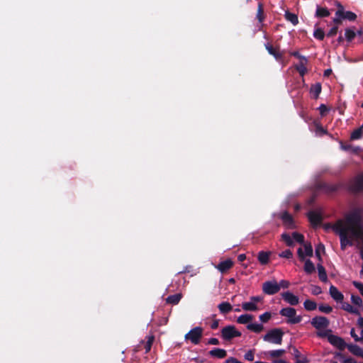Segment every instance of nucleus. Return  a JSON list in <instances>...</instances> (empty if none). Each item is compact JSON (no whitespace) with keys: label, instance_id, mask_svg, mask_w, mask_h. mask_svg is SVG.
Segmentation results:
<instances>
[{"label":"nucleus","instance_id":"nucleus-1","mask_svg":"<svg viewBox=\"0 0 363 363\" xmlns=\"http://www.w3.org/2000/svg\"><path fill=\"white\" fill-rule=\"evenodd\" d=\"M325 228H331L339 235L342 250L352 246L354 242L362 245L359 250H363V225L358 209L346 214L343 219L337 220L334 224H326Z\"/></svg>","mask_w":363,"mask_h":363},{"label":"nucleus","instance_id":"nucleus-2","mask_svg":"<svg viewBox=\"0 0 363 363\" xmlns=\"http://www.w3.org/2000/svg\"><path fill=\"white\" fill-rule=\"evenodd\" d=\"M298 256L300 260L305 262L304 271L307 274L313 273L315 271V267L308 258L313 256V251H298Z\"/></svg>","mask_w":363,"mask_h":363},{"label":"nucleus","instance_id":"nucleus-3","mask_svg":"<svg viewBox=\"0 0 363 363\" xmlns=\"http://www.w3.org/2000/svg\"><path fill=\"white\" fill-rule=\"evenodd\" d=\"M281 238L286 245L290 247H294V242L299 244L304 242V236L298 232H294L291 235L284 233L281 235Z\"/></svg>","mask_w":363,"mask_h":363},{"label":"nucleus","instance_id":"nucleus-4","mask_svg":"<svg viewBox=\"0 0 363 363\" xmlns=\"http://www.w3.org/2000/svg\"><path fill=\"white\" fill-rule=\"evenodd\" d=\"M283 333L280 329H273L268 331L263 337L265 342L275 345H281L282 342Z\"/></svg>","mask_w":363,"mask_h":363},{"label":"nucleus","instance_id":"nucleus-5","mask_svg":"<svg viewBox=\"0 0 363 363\" xmlns=\"http://www.w3.org/2000/svg\"><path fill=\"white\" fill-rule=\"evenodd\" d=\"M280 314L288 318L287 322L291 324L298 323L301 321V316L296 314V311L290 307L282 308Z\"/></svg>","mask_w":363,"mask_h":363},{"label":"nucleus","instance_id":"nucleus-6","mask_svg":"<svg viewBox=\"0 0 363 363\" xmlns=\"http://www.w3.org/2000/svg\"><path fill=\"white\" fill-rule=\"evenodd\" d=\"M203 329L201 327H196L191 329L185 335V340H189L191 343L197 345L202 337Z\"/></svg>","mask_w":363,"mask_h":363},{"label":"nucleus","instance_id":"nucleus-7","mask_svg":"<svg viewBox=\"0 0 363 363\" xmlns=\"http://www.w3.org/2000/svg\"><path fill=\"white\" fill-rule=\"evenodd\" d=\"M262 301V298L261 296H252L249 301L242 303V308L245 311H257L259 310L257 304Z\"/></svg>","mask_w":363,"mask_h":363},{"label":"nucleus","instance_id":"nucleus-8","mask_svg":"<svg viewBox=\"0 0 363 363\" xmlns=\"http://www.w3.org/2000/svg\"><path fill=\"white\" fill-rule=\"evenodd\" d=\"M221 336L225 340H230L234 337L241 336V333L235 326L228 325L221 330Z\"/></svg>","mask_w":363,"mask_h":363},{"label":"nucleus","instance_id":"nucleus-9","mask_svg":"<svg viewBox=\"0 0 363 363\" xmlns=\"http://www.w3.org/2000/svg\"><path fill=\"white\" fill-rule=\"evenodd\" d=\"M262 291L268 295H273L279 291V286L275 280L266 281L262 284Z\"/></svg>","mask_w":363,"mask_h":363},{"label":"nucleus","instance_id":"nucleus-10","mask_svg":"<svg viewBox=\"0 0 363 363\" xmlns=\"http://www.w3.org/2000/svg\"><path fill=\"white\" fill-rule=\"evenodd\" d=\"M349 190L352 193L363 191V173L358 175L349 185Z\"/></svg>","mask_w":363,"mask_h":363},{"label":"nucleus","instance_id":"nucleus-11","mask_svg":"<svg viewBox=\"0 0 363 363\" xmlns=\"http://www.w3.org/2000/svg\"><path fill=\"white\" fill-rule=\"evenodd\" d=\"M311 325L318 330H320L328 327L329 320L325 317H315L311 320Z\"/></svg>","mask_w":363,"mask_h":363},{"label":"nucleus","instance_id":"nucleus-12","mask_svg":"<svg viewBox=\"0 0 363 363\" xmlns=\"http://www.w3.org/2000/svg\"><path fill=\"white\" fill-rule=\"evenodd\" d=\"M283 224L288 228H294L295 224L292 216L288 211H284L279 214Z\"/></svg>","mask_w":363,"mask_h":363},{"label":"nucleus","instance_id":"nucleus-13","mask_svg":"<svg viewBox=\"0 0 363 363\" xmlns=\"http://www.w3.org/2000/svg\"><path fill=\"white\" fill-rule=\"evenodd\" d=\"M328 341L333 346L340 350H344L346 347V343L342 338L331 334L328 335Z\"/></svg>","mask_w":363,"mask_h":363},{"label":"nucleus","instance_id":"nucleus-14","mask_svg":"<svg viewBox=\"0 0 363 363\" xmlns=\"http://www.w3.org/2000/svg\"><path fill=\"white\" fill-rule=\"evenodd\" d=\"M282 298L291 306H296L299 303V298L290 291L283 292Z\"/></svg>","mask_w":363,"mask_h":363},{"label":"nucleus","instance_id":"nucleus-15","mask_svg":"<svg viewBox=\"0 0 363 363\" xmlns=\"http://www.w3.org/2000/svg\"><path fill=\"white\" fill-rule=\"evenodd\" d=\"M233 266V261L231 259H225L220 261L215 267L221 273H225Z\"/></svg>","mask_w":363,"mask_h":363},{"label":"nucleus","instance_id":"nucleus-16","mask_svg":"<svg viewBox=\"0 0 363 363\" xmlns=\"http://www.w3.org/2000/svg\"><path fill=\"white\" fill-rule=\"evenodd\" d=\"M266 50L269 54L272 55L277 60L279 61L283 58V53L279 52L277 48L273 47V45L269 43L264 44Z\"/></svg>","mask_w":363,"mask_h":363},{"label":"nucleus","instance_id":"nucleus-17","mask_svg":"<svg viewBox=\"0 0 363 363\" xmlns=\"http://www.w3.org/2000/svg\"><path fill=\"white\" fill-rule=\"evenodd\" d=\"M308 218L311 223L314 226L320 225L323 219L321 214L315 211H309Z\"/></svg>","mask_w":363,"mask_h":363},{"label":"nucleus","instance_id":"nucleus-18","mask_svg":"<svg viewBox=\"0 0 363 363\" xmlns=\"http://www.w3.org/2000/svg\"><path fill=\"white\" fill-rule=\"evenodd\" d=\"M341 185L339 184L323 183L320 186V189L326 193L331 194L339 190Z\"/></svg>","mask_w":363,"mask_h":363},{"label":"nucleus","instance_id":"nucleus-19","mask_svg":"<svg viewBox=\"0 0 363 363\" xmlns=\"http://www.w3.org/2000/svg\"><path fill=\"white\" fill-rule=\"evenodd\" d=\"M329 292L332 298L336 301H342L343 300V294L334 286H331Z\"/></svg>","mask_w":363,"mask_h":363},{"label":"nucleus","instance_id":"nucleus-20","mask_svg":"<svg viewBox=\"0 0 363 363\" xmlns=\"http://www.w3.org/2000/svg\"><path fill=\"white\" fill-rule=\"evenodd\" d=\"M322 86L321 84L317 82L314 84H312L310 89V93L313 95V98L317 99L319 97L320 94L321 93Z\"/></svg>","mask_w":363,"mask_h":363},{"label":"nucleus","instance_id":"nucleus-21","mask_svg":"<svg viewBox=\"0 0 363 363\" xmlns=\"http://www.w3.org/2000/svg\"><path fill=\"white\" fill-rule=\"evenodd\" d=\"M330 14L329 10L326 7H321L317 6L315 11V17L325 18L329 16Z\"/></svg>","mask_w":363,"mask_h":363},{"label":"nucleus","instance_id":"nucleus-22","mask_svg":"<svg viewBox=\"0 0 363 363\" xmlns=\"http://www.w3.org/2000/svg\"><path fill=\"white\" fill-rule=\"evenodd\" d=\"M308 60L300 61V62L295 66V69L298 71L301 77H303L307 72L306 64Z\"/></svg>","mask_w":363,"mask_h":363},{"label":"nucleus","instance_id":"nucleus-23","mask_svg":"<svg viewBox=\"0 0 363 363\" xmlns=\"http://www.w3.org/2000/svg\"><path fill=\"white\" fill-rule=\"evenodd\" d=\"M209 354L212 357H217V358H219V359H222V358H224L226 356L227 352L223 349L215 348V349L211 350L209 352Z\"/></svg>","mask_w":363,"mask_h":363},{"label":"nucleus","instance_id":"nucleus-24","mask_svg":"<svg viewBox=\"0 0 363 363\" xmlns=\"http://www.w3.org/2000/svg\"><path fill=\"white\" fill-rule=\"evenodd\" d=\"M284 16L285 18L288 21L291 22L294 26H296L298 23V18L296 14L291 13L289 11H286Z\"/></svg>","mask_w":363,"mask_h":363},{"label":"nucleus","instance_id":"nucleus-25","mask_svg":"<svg viewBox=\"0 0 363 363\" xmlns=\"http://www.w3.org/2000/svg\"><path fill=\"white\" fill-rule=\"evenodd\" d=\"M253 318L252 315L247 313L242 314L238 318L237 322L240 324H249L250 322L252 320Z\"/></svg>","mask_w":363,"mask_h":363},{"label":"nucleus","instance_id":"nucleus-26","mask_svg":"<svg viewBox=\"0 0 363 363\" xmlns=\"http://www.w3.org/2000/svg\"><path fill=\"white\" fill-rule=\"evenodd\" d=\"M363 135V125L359 128L354 130L350 135V139L352 140H359L362 138Z\"/></svg>","mask_w":363,"mask_h":363},{"label":"nucleus","instance_id":"nucleus-27","mask_svg":"<svg viewBox=\"0 0 363 363\" xmlns=\"http://www.w3.org/2000/svg\"><path fill=\"white\" fill-rule=\"evenodd\" d=\"M247 328L249 330L259 333L263 330L264 327L262 324L254 323H249L247 325Z\"/></svg>","mask_w":363,"mask_h":363},{"label":"nucleus","instance_id":"nucleus-28","mask_svg":"<svg viewBox=\"0 0 363 363\" xmlns=\"http://www.w3.org/2000/svg\"><path fill=\"white\" fill-rule=\"evenodd\" d=\"M346 347L353 354L360 356L362 354L363 350L356 345H346Z\"/></svg>","mask_w":363,"mask_h":363},{"label":"nucleus","instance_id":"nucleus-29","mask_svg":"<svg viewBox=\"0 0 363 363\" xmlns=\"http://www.w3.org/2000/svg\"><path fill=\"white\" fill-rule=\"evenodd\" d=\"M270 252L269 251H261L258 255L259 261L264 264L268 262L269 258Z\"/></svg>","mask_w":363,"mask_h":363},{"label":"nucleus","instance_id":"nucleus-30","mask_svg":"<svg viewBox=\"0 0 363 363\" xmlns=\"http://www.w3.org/2000/svg\"><path fill=\"white\" fill-rule=\"evenodd\" d=\"M232 306L228 302H222L218 305V309L222 313H227L232 310Z\"/></svg>","mask_w":363,"mask_h":363},{"label":"nucleus","instance_id":"nucleus-31","mask_svg":"<svg viewBox=\"0 0 363 363\" xmlns=\"http://www.w3.org/2000/svg\"><path fill=\"white\" fill-rule=\"evenodd\" d=\"M342 309H344L345 311H346L350 313L356 314V315L359 314V310L357 308L352 306L350 304H349L347 303H344L342 305Z\"/></svg>","mask_w":363,"mask_h":363},{"label":"nucleus","instance_id":"nucleus-32","mask_svg":"<svg viewBox=\"0 0 363 363\" xmlns=\"http://www.w3.org/2000/svg\"><path fill=\"white\" fill-rule=\"evenodd\" d=\"M264 7L262 3L258 4L257 12V18L259 23H262L264 20Z\"/></svg>","mask_w":363,"mask_h":363},{"label":"nucleus","instance_id":"nucleus-33","mask_svg":"<svg viewBox=\"0 0 363 363\" xmlns=\"http://www.w3.org/2000/svg\"><path fill=\"white\" fill-rule=\"evenodd\" d=\"M343 19L348 20L350 21H354L357 19V15L352 11H344L343 14L340 16Z\"/></svg>","mask_w":363,"mask_h":363},{"label":"nucleus","instance_id":"nucleus-34","mask_svg":"<svg viewBox=\"0 0 363 363\" xmlns=\"http://www.w3.org/2000/svg\"><path fill=\"white\" fill-rule=\"evenodd\" d=\"M182 295L180 294H174L167 298V302L172 304H177L181 300Z\"/></svg>","mask_w":363,"mask_h":363},{"label":"nucleus","instance_id":"nucleus-35","mask_svg":"<svg viewBox=\"0 0 363 363\" xmlns=\"http://www.w3.org/2000/svg\"><path fill=\"white\" fill-rule=\"evenodd\" d=\"M319 278L323 281H327V274L325 270L321 264L317 265Z\"/></svg>","mask_w":363,"mask_h":363},{"label":"nucleus","instance_id":"nucleus-36","mask_svg":"<svg viewBox=\"0 0 363 363\" xmlns=\"http://www.w3.org/2000/svg\"><path fill=\"white\" fill-rule=\"evenodd\" d=\"M345 38L347 42H352L356 36V33L351 28H346L345 32Z\"/></svg>","mask_w":363,"mask_h":363},{"label":"nucleus","instance_id":"nucleus-37","mask_svg":"<svg viewBox=\"0 0 363 363\" xmlns=\"http://www.w3.org/2000/svg\"><path fill=\"white\" fill-rule=\"evenodd\" d=\"M303 306L306 310L307 311H313L316 308V303L311 300H306L303 303Z\"/></svg>","mask_w":363,"mask_h":363},{"label":"nucleus","instance_id":"nucleus-38","mask_svg":"<svg viewBox=\"0 0 363 363\" xmlns=\"http://www.w3.org/2000/svg\"><path fill=\"white\" fill-rule=\"evenodd\" d=\"M325 35L323 30L320 28H318L314 30L313 36L315 38L319 40H323L325 38Z\"/></svg>","mask_w":363,"mask_h":363},{"label":"nucleus","instance_id":"nucleus-39","mask_svg":"<svg viewBox=\"0 0 363 363\" xmlns=\"http://www.w3.org/2000/svg\"><path fill=\"white\" fill-rule=\"evenodd\" d=\"M285 353L284 350H272L268 352L269 356L272 358L281 357Z\"/></svg>","mask_w":363,"mask_h":363},{"label":"nucleus","instance_id":"nucleus-40","mask_svg":"<svg viewBox=\"0 0 363 363\" xmlns=\"http://www.w3.org/2000/svg\"><path fill=\"white\" fill-rule=\"evenodd\" d=\"M351 301L355 306L358 307H362V300L359 296L352 295Z\"/></svg>","mask_w":363,"mask_h":363},{"label":"nucleus","instance_id":"nucleus-41","mask_svg":"<svg viewBox=\"0 0 363 363\" xmlns=\"http://www.w3.org/2000/svg\"><path fill=\"white\" fill-rule=\"evenodd\" d=\"M335 6L337 8V10L335 12V16L339 17L343 14L345 9L342 4L339 1H335Z\"/></svg>","mask_w":363,"mask_h":363},{"label":"nucleus","instance_id":"nucleus-42","mask_svg":"<svg viewBox=\"0 0 363 363\" xmlns=\"http://www.w3.org/2000/svg\"><path fill=\"white\" fill-rule=\"evenodd\" d=\"M331 335V330H328L327 328L318 330L317 333V335L320 337H328V335Z\"/></svg>","mask_w":363,"mask_h":363},{"label":"nucleus","instance_id":"nucleus-43","mask_svg":"<svg viewBox=\"0 0 363 363\" xmlns=\"http://www.w3.org/2000/svg\"><path fill=\"white\" fill-rule=\"evenodd\" d=\"M272 315L269 312H265L259 315V320L263 323H267L271 318Z\"/></svg>","mask_w":363,"mask_h":363},{"label":"nucleus","instance_id":"nucleus-44","mask_svg":"<svg viewBox=\"0 0 363 363\" xmlns=\"http://www.w3.org/2000/svg\"><path fill=\"white\" fill-rule=\"evenodd\" d=\"M153 341H154V336H152V335L149 336L147 341L146 342V345H145L146 352H148L150 350L152 345L153 343Z\"/></svg>","mask_w":363,"mask_h":363},{"label":"nucleus","instance_id":"nucleus-45","mask_svg":"<svg viewBox=\"0 0 363 363\" xmlns=\"http://www.w3.org/2000/svg\"><path fill=\"white\" fill-rule=\"evenodd\" d=\"M319 310L321 312H323L325 313H330L332 311L333 308L331 306H330L328 305H321L319 306Z\"/></svg>","mask_w":363,"mask_h":363},{"label":"nucleus","instance_id":"nucleus-46","mask_svg":"<svg viewBox=\"0 0 363 363\" xmlns=\"http://www.w3.org/2000/svg\"><path fill=\"white\" fill-rule=\"evenodd\" d=\"M338 31V27L337 26H333L327 33V36L329 38L335 36Z\"/></svg>","mask_w":363,"mask_h":363},{"label":"nucleus","instance_id":"nucleus-47","mask_svg":"<svg viewBox=\"0 0 363 363\" xmlns=\"http://www.w3.org/2000/svg\"><path fill=\"white\" fill-rule=\"evenodd\" d=\"M291 55H292L296 58H298L300 60V61H303V60L307 61V58L305 56L301 55L298 51H294V52H291Z\"/></svg>","mask_w":363,"mask_h":363},{"label":"nucleus","instance_id":"nucleus-48","mask_svg":"<svg viewBox=\"0 0 363 363\" xmlns=\"http://www.w3.org/2000/svg\"><path fill=\"white\" fill-rule=\"evenodd\" d=\"M245 359L247 361H253V359H254L253 350H248L245 354Z\"/></svg>","mask_w":363,"mask_h":363},{"label":"nucleus","instance_id":"nucleus-49","mask_svg":"<svg viewBox=\"0 0 363 363\" xmlns=\"http://www.w3.org/2000/svg\"><path fill=\"white\" fill-rule=\"evenodd\" d=\"M278 286H279V289L281 288L287 289L289 287L290 283L289 281L283 279V280L280 281L279 283H278Z\"/></svg>","mask_w":363,"mask_h":363},{"label":"nucleus","instance_id":"nucleus-50","mask_svg":"<svg viewBox=\"0 0 363 363\" xmlns=\"http://www.w3.org/2000/svg\"><path fill=\"white\" fill-rule=\"evenodd\" d=\"M318 110L321 116H325L326 113L328 111V108L325 104H321L319 106Z\"/></svg>","mask_w":363,"mask_h":363},{"label":"nucleus","instance_id":"nucleus-51","mask_svg":"<svg viewBox=\"0 0 363 363\" xmlns=\"http://www.w3.org/2000/svg\"><path fill=\"white\" fill-rule=\"evenodd\" d=\"M279 257L289 259L292 257L291 251H282L281 253L279 255Z\"/></svg>","mask_w":363,"mask_h":363},{"label":"nucleus","instance_id":"nucleus-52","mask_svg":"<svg viewBox=\"0 0 363 363\" xmlns=\"http://www.w3.org/2000/svg\"><path fill=\"white\" fill-rule=\"evenodd\" d=\"M353 285L359 291L360 294L363 296V284L358 281H353Z\"/></svg>","mask_w":363,"mask_h":363},{"label":"nucleus","instance_id":"nucleus-53","mask_svg":"<svg viewBox=\"0 0 363 363\" xmlns=\"http://www.w3.org/2000/svg\"><path fill=\"white\" fill-rule=\"evenodd\" d=\"M351 336L354 338L355 341H360V337H358V335L356 334L355 330L354 328H352L350 331Z\"/></svg>","mask_w":363,"mask_h":363},{"label":"nucleus","instance_id":"nucleus-54","mask_svg":"<svg viewBox=\"0 0 363 363\" xmlns=\"http://www.w3.org/2000/svg\"><path fill=\"white\" fill-rule=\"evenodd\" d=\"M342 19L343 18H342V17L336 16L335 18H334L333 19V22L337 26V25H340L342 23Z\"/></svg>","mask_w":363,"mask_h":363},{"label":"nucleus","instance_id":"nucleus-55","mask_svg":"<svg viewBox=\"0 0 363 363\" xmlns=\"http://www.w3.org/2000/svg\"><path fill=\"white\" fill-rule=\"evenodd\" d=\"M208 343L210 344V345H217L219 344V341H218V340L217 338L213 337V338H210L208 340Z\"/></svg>","mask_w":363,"mask_h":363},{"label":"nucleus","instance_id":"nucleus-56","mask_svg":"<svg viewBox=\"0 0 363 363\" xmlns=\"http://www.w3.org/2000/svg\"><path fill=\"white\" fill-rule=\"evenodd\" d=\"M225 363H241V362L234 357H230L225 360Z\"/></svg>","mask_w":363,"mask_h":363},{"label":"nucleus","instance_id":"nucleus-57","mask_svg":"<svg viewBox=\"0 0 363 363\" xmlns=\"http://www.w3.org/2000/svg\"><path fill=\"white\" fill-rule=\"evenodd\" d=\"M342 363H356V361L352 357L345 358L342 360Z\"/></svg>","mask_w":363,"mask_h":363},{"label":"nucleus","instance_id":"nucleus-58","mask_svg":"<svg viewBox=\"0 0 363 363\" xmlns=\"http://www.w3.org/2000/svg\"><path fill=\"white\" fill-rule=\"evenodd\" d=\"M304 250H313V247L311 244L309 243H305L304 244Z\"/></svg>","mask_w":363,"mask_h":363},{"label":"nucleus","instance_id":"nucleus-59","mask_svg":"<svg viewBox=\"0 0 363 363\" xmlns=\"http://www.w3.org/2000/svg\"><path fill=\"white\" fill-rule=\"evenodd\" d=\"M312 292L313 294H318L321 292V291L319 287H315Z\"/></svg>","mask_w":363,"mask_h":363},{"label":"nucleus","instance_id":"nucleus-60","mask_svg":"<svg viewBox=\"0 0 363 363\" xmlns=\"http://www.w3.org/2000/svg\"><path fill=\"white\" fill-rule=\"evenodd\" d=\"M332 73V69H328L326 70H325L324 72V76L325 77H329Z\"/></svg>","mask_w":363,"mask_h":363},{"label":"nucleus","instance_id":"nucleus-61","mask_svg":"<svg viewBox=\"0 0 363 363\" xmlns=\"http://www.w3.org/2000/svg\"><path fill=\"white\" fill-rule=\"evenodd\" d=\"M246 258V256L245 254H241L238 256V259L240 262H242L243 260H245Z\"/></svg>","mask_w":363,"mask_h":363},{"label":"nucleus","instance_id":"nucleus-62","mask_svg":"<svg viewBox=\"0 0 363 363\" xmlns=\"http://www.w3.org/2000/svg\"><path fill=\"white\" fill-rule=\"evenodd\" d=\"M218 320L214 321V322L213 323V324L211 325V328H212L213 329H216V328H218Z\"/></svg>","mask_w":363,"mask_h":363},{"label":"nucleus","instance_id":"nucleus-63","mask_svg":"<svg viewBox=\"0 0 363 363\" xmlns=\"http://www.w3.org/2000/svg\"><path fill=\"white\" fill-rule=\"evenodd\" d=\"M358 324L363 328V318L359 317L357 320Z\"/></svg>","mask_w":363,"mask_h":363},{"label":"nucleus","instance_id":"nucleus-64","mask_svg":"<svg viewBox=\"0 0 363 363\" xmlns=\"http://www.w3.org/2000/svg\"><path fill=\"white\" fill-rule=\"evenodd\" d=\"M296 363H306V360L305 358L298 359Z\"/></svg>","mask_w":363,"mask_h":363}]
</instances>
